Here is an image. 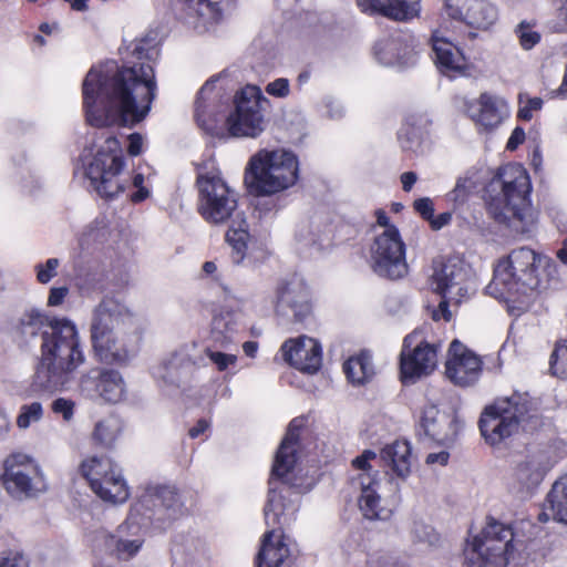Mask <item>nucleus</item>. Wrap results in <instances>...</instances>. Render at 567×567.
Instances as JSON below:
<instances>
[{
  "label": "nucleus",
  "mask_w": 567,
  "mask_h": 567,
  "mask_svg": "<svg viewBox=\"0 0 567 567\" xmlns=\"http://www.w3.org/2000/svg\"><path fill=\"white\" fill-rule=\"evenodd\" d=\"M128 50L136 61H127L122 68L115 61L94 65L83 81V109L92 126H133L151 110L157 92L151 62L158 56V49L141 39L133 41Z\"/></svg>",
  "instance_id": "f257e3e1"
},
{
  "label": "nucleus",
  "mask_w": 567,
  "mask_h": 567,
  "mask_svg": "<svg viewBox=\"0 0 567 567\" xmlns=\"http://www.w3.org/2000/svg\"><path fill=\"white\" fill-rule=\"evenodd\" d=\"M302 426L303 422L299 419H293L289 423L275 455L268 498L264 509L266 525L271 529L261 537L256 556L257 567H292L293 565L288 538L281 528L295 519L299 508V493L293 488L299 487L295 481V467Z\"/></svg>",
  "instance_id": "f03ea898"
},
{
  "label": "nucleus",
  "mask_w": 567,
  "mask_h": 567,
  "mask_svg": "<svg viewBox=\"0 0 567 567\" xmlns=\"http://www.w3.org/2000/svg\"><path fill=\"white\" fill-rule=\"evenodd\" d=\"M19 329L24 336L42 333L41 358L33 375L32 392L68 390L86 361L75 322L30 308L19 318Z\"/></svg>",
  "instance_id": "7ed1b4c3"
},
{
  "label": "nucleus",
  "mask_w": 567,
  "mask_h": 567,
  "mask_svg": "<svg viewBox=\"0 0 567 567\" xmlns=\"http://www.w3.org/2000/svg\"><path fill=\"white\" fill-rule=\"evenodd\" d=\"M197 209L209 224L220 225L231 220L226 241L231 248V260L239 266L254 267L267 258V250L248 230L244 213L237 212L236 193L227 185L216 168L200 171L197 175Z\"/></svg>",
  "instance_id": "20e7f679"
},
{
  "label": "nucleus",
  "mask_w": 567,
  "mask_h": 567,
  "mask_svg": "<svg viewBox=\"0 0 567 567\" xmlns=\"http://www.w3.org/2000/svg\"><path fill=\"white\" fill-rule=\"evenodd\" d=\"M81 159L90 186L101 197L114 199L125 194L133 204H140L151 196L142 173L125 172V158L116 136L105 132L97 134Z\"/></svg>",
  "instance_id": "39448f33"
},
{
  "label": "nucleus",
  "mask_w": 567,
  "mask_h": 567,
  "mask_svg": "<svg viewBox=\"0 0 567 567\" xmlns=\"http://www.w3.org/2000/svg\"><path fill=\"white\" fill-rule=\"evenodd\" d=\"M137 318L118 301L105 298L92 310L90 342L94 358L109 365H126L137 353Z\"/></svg>",
  "instance_id": "423d86ee"
},
{
  "label": "nucleus",
  "mask_w": 567,
  "mask_h": 567,
  "mask_svg": "<svg viewBox=\"0 0 567 567\" xmlns=\"http://www.w3.org/2000/svg\"><path fill=\"white\" fill-rule=\"evenodd\" d=\"M551 260L528 247L513 249L494 265L489 295L504 300L512 316H520L533 305L542 285L539 269Z\"/></svg>",
  "instance_id": "0eeeda50"
},
{
  "label": "nucleus",
  "mask_w": 567,
  "mask_h": 567,
  "mask_svg": "<svg viewBox=\"0 0 567 567\" xmlns=\"http://www.w3.org/2000/svg\"><path fill=\"white\" fill-rule=\"evenodd\" d=\"M181 509L179 497L174 487L148 486L134 505L128 519L120 525L115 533L97 530L93 537L94 550L127 560L134 557L143 546L141 525L136 522L134 513H141L146 518L158 520L173 519Z\"/></svg>",
  "instance_id": "6e6552de"
},
{
  "label": "nucleus",
  "mask_w": 567,
  "mask_h": 567,
  "mask_svg": "<svg viewBox=\"0 0 567 567\" xmlns=\"http://www.w3.org/2000/svg\"><path fill=\"white\" fill-rule=\"evenodd\" d=\"M530 181L523 165L511 163L503 166L489 184L487 200L489 215L513 231L530 236L537 228V212L530 204Z\"/></svg>",
  "instance_id": "1a4fd4ad"
},
{
  "label": "nucleus",
  "mask_w": 567,
  "mask_h": 567,
  "mask_svg": "<svg viewBox=\"0 0 567 567\" xmlns=\"http://www.w3.org/2000/svg\"><path fill=\"white\" fill-rule=\"evenodd\" d=\"M465 561L471 567H527L528 556L520 542L514 540L509 526L491 519L464 548Z\"/></svg>",
  "instance_id": "9d476101"
},
{
  "label": "nucleus",
  "mask_w": 567,
  "mask_h": 567,
  "mask_svg": "<svg viewBox=\"0 0 567 567\" xmlns=\"http://www.w3.org/2000/svg\"><path fill=\"white\" fill-rule=\"evenodd\" d=\"M299 178L297 155L286 148H261L247 162L244 181L249 193L271 196L292 187Z\"/></svg>",
  "instance_id": "9b49d317"
},
{
  "label": "nucleus",
  "mask_w": 567,
  "mask_h": 567,
  "mask_svg": "<svg viewBox=\"0 0 567 567\" xmlns=\"http://www.w3.org/2000/svg\"><path fill=\"white\" fill-rule=\"evenodd\" d=\"M534 402L527 393L515 392L499 398L483 410L478 426L485 442L499 446L506 440L537 423Z\"/></svg>",
  "instance_id": "f8f14e48"
},
{
  "label": "nucleus",
  "mask_w": 567,
  "mask_h": 567,
  "mask_svg": "<svg viewBox=\"0 0 567 567\" xmlns=\"http://www.w3.org/2000/svg\"><path fill=\"white\" fill-rule=\"evenodd\" d=\"M373 463H377V453L371 450H364L354 457L352 468L355 474L351 476V484L360 493L358 506L362 516L369 520H388L393 509L380 494L381 478Z\"/></svg>",
  "instance_id": "ddd939ff"
},
{
  "label": "nucleus",
  "mask_w": 567,
  "mask_h": 567,
  "mask_svg": "<svg viewBox=\"0 0 567 567\" xmlns=\"http://www.w3.org/2000/svg\"><path fill=\"white\" fill-rule=\"evenodd\" d=\"M262 102H267L257 85L248 84L237 91L224 116L225 128L231 137L257 138L266 130Z\"/></svg>",
  "instance_id": "4468645a"
},
{
  "label": "nucleus",
  "mask_w": 567,
  "mask_h": 567,
  "mask_svg": "<svg viewBox=\"0 0 567 567\" xmlns=\"http://www.w3.org/2000/svg\"><path fill=\"white\" fill-rule=\"evenodd\" d=\"M3 466V484L13 497H37L48 489L47 477L33 456L21 452L12 453L6 458Z\"/></svg>",
  "instance_id": "2eb2a0df"
},
{
  "label": "nucleus",
  "mask_w": 567,
  "mask_h": 567,
  "mask_svg": "<svg viewBox=\"0 0 567 567\" xmlns=\"http://www.w3.org/2000/svg\"><path fill=\"white\" fill-rule=\"evenodd\" d=\"M81 472L91 489L102 501L122 504L127 501L130 489L122 470L109 456H91L81 464Z\"/></svg>",
  "instance_id": "dca6fc26"
},
{
  "label": "nucleus",
  "mask_w": 567,
  "mask_h": 567,
  "mask_svg": "<svg viewBox=\"0 0 567 567\" xmlns=\"http://www.w3.org/2000/svg\"><path fill=\"white\" fill-rule=\"evenodd\" d=\"M406 246L396 227L381 230L370 248V262L373 271L384 278L399 279L409 271L405 258Z\"/></svg>",
  "instance_id": "f3484780"
},
{
  "label": "nucleus",
  "mask_w": 567,
  "mask_h": 567,
  "mask_svg": "<svg viewBox=\"0 0 567 567\" xmlns=\"http://www.w3.org/2000/svg\"><path fill=\"white\" fill-rule=\"evenodd\" d=\"M439 344L425 339L424 329H416L403 340L400 370L403 382H415L437 368Z\"/></svg>",
  "instance_id": "a211bd4d"
},
{
  "label": "nucleus",
  "mask_w": 567,
  "mask_h": 567,
  "mask_svg": "<svg viewBox=\"0 0 567 567\" xmlns=\"http://www.w3.org/2000/svg\"><path fill=\"white\" fill-rule=\"evenodd\" d=\"M219 287L223 291L224 306L213 318L210 336L220 348H227L243 327L249 311L247 301L238 298L231 288L224 284Z\"/></svg>",
  "instance_id": "6ab92c4d"
},
{
  "label": "nucleus",
  "mask_w": 567,
  "mask_h": 567,
  "mask_svg": "<svg viewBox=\"0 0 567 567\" xmlns=\"http://www.w3.org/2000/svg\"><path fill=\"white\" fill-rule=\"evenodd\" d=\"M80 393L91 400L107 403L121 402L126 395V384L122 374L113 369L92 368L79 379Z\"/></svg>",
  "instance_id": "aec40b11"
},
{
  "label": "nucleus",
  "mask_w": 567,
  "mask_h": 567,
  "mask_svg": "<svg viewBox=\"0 0 567 567\" xmlns=\"http://www.w3.org/2000/svg\"><path fill=\"white\" fill-rule=\"evenodd\" d=\"M464 111L480 133L495 131L511 115L506 99L488 92L480 94L476 100L465 101Z\"/></svg>",
  "instance_id": "412c9836"
},
{
  "label": "nucleus",
  "mask_w": 567,
  "mask_h": 567,
  "mask_svg": "<svg viewBox=\"0 0 567 567\" xmlns=\"http://www.w3.org/2000/svg\"><path fill=\"white\" fill-rule=\"evenodd\" d=\"M444 14L480 31L493 28L499 17L497 6L491 0H445Z\"/></svg>",
  "instance_id": "4be33fe9"
},
{
  "label": "nucleus",
  "mask_w": 567,
  "mask_h": 567,
  "mask_svg": "<svg viewBox=\"0 0 567 567\" xmlns=\"http://www.w3.org/2000/svg\"><path fill=\"white\" fill-rule=\"evenodd\" d=\"M420 427L431 441L450 446L454 443L462 422L452 409L430 402L422 410Z\"/></svg>",
  "instance_id": "5701e85b"
},
{
  "label": "nucleus",
  "mask_w": 567,
  "mask_h": 567,
  "mask_svg": "<svg viewBox=\"0 0 567 567\" xmlns=\"http://www.w3.org/2000/svg\"><path fill=\"white\" fill-rule=\"evenodd\" d=\"M483 370L481 358L467 349L458 340H453L447 351L445 362L446 378L457 386H471L475 384Z\"/></svg>",
  "instance_id": "b1692460"
},
{
  "label": "nucleus",
  "mask_w": 567,
  "mask_h": 567,
  "mask_svg": "<svg viewBox=\"0 0 567 567\" xmlns=\"http://www.w3.org/2000/svg\"><path fill=\"white\" fill-rule=\"evenodd\" d=\"M311 310L310 289L301 278L293 277L278 285L275 296V311L278 316L291 315L296 321H302Z\"/></svg>",
  "instance_id": "393cba45"
},
{
  "label": "nucleus",
  "mask_w": 567,
  "mask_h": 567,
  "mask_svg": "<svg viewBox=\"0 0 567 567\" xmlns=\"http://www.w3.org/2000/svg\"><path fill=\"white\" fill-rule=\"evenodd\" d=\"M229 0H178L176 18L197 33L209 31L221 18Z\"/></svg>",
  "instance_id": "a878e982"
},
{
  "label": "nucleus",
  "mask_w": 567,
  "mask_h": 567,
  "mask_svg": "<svg viewBox=\"0 0 567 567\" xmlns=\"http://www.w3.org/2000/svg\"><path fill=\"white\" fill-rule=\"evenodd\" d=\"M467 277V268L460 261L435 262L431 286L442 298L460 302L468 292Z\"/></svg>",
  "instance_id": "bb28decb"
},
{
  "label": "nucleus",
  "mask_w": 567,
  "mask_h": 567,
  "mask_svg": "<svg viewBox=\"0 0 567 567\" xmlns=\"http://www.w3.org/2000/svg\"><path fill=\"white\" fill-rule=\"evenodd\" d=\"M281 353L286 362L296 369L313 374L322 364V348L318 340L300 336L284 342Z\"/></svg>",
  "instance_id": "cd10ccee"
},
{
  "label": "nucleus",
  "mask_w": 567,
  "mask_h": 567,
  "mask_svg": "<svg viewBox=\"0 0 567 567\" xmlns=\"http://www.w3.org/2000/svg\"><path fill=\"white\" fill-rule=\"evenodd\" d=\"M374 56L385 66L403 68L414 63L415 40L409 33H396L379 40L373 49Z\"/></svg>",
  "instance_id": "c85d7f7f"
},
{
  "label": "nucleus",
  "mask_w": 567,
  "mask_h": 567,
  "mask_svg": "<svg viewBox=\"0 0 567 567\" xmlns=\"http://www.w3.org/2000/svg\"><path fill=\"white\" fill-rule=\"evenodd\" d=\"M215 80L207 81L198 92L195 102V118L205 131L212 132L221 120V111L228 103V99L220 89L215 85Z\"/></svg>",
  "instance_id": "c756f323"
},
{
  "label": "nucleus",
  "mask_w": 567,
  "mask_h": 567,
  "mask_svg": "<svg viewBox=\"0 0 567 567\" xmlns=\"http://www.w3.org/2000/svg\"><path fill=\"white\" fill-rule=\"evenodd\" d=\"M433 61L441 73L449 76L464 75L467 61L463 51L452 39L431 37Z\"/></svg>",
  "instance_id": "7c9ffc66"
},
{
  "label": "nucleus",
  "mask_w": 567,
  "mask_h": 567,
  "mask_svg": "<svg viewBox=\"0 0 567 567\" xmlns=\"http://www.w3.org/2000/svg\"><path fill=\"white\" fill-rule=\"evenodd\" d=\"M357 3L364 13L400 22L416 18L421 11V0H357Z\"/></svg>",
  "instance_id": "2f4dec72"
},
{
  "label": "nucleus",
  "mask_w": 567,
  "mask_h": 567,
  "mask_svg": "<svg viewBox=\"0 0 567 567\" xmlns=\"http://www.w3.org/2000/svg\"><path fill=\"white\" fill-rule=\"evenodd\" d=\"M555 462L548 450L529 452L525 460L517 465L515 477L524 488L530 489L543 481Z\"/></svg>",
  "instance_id": "473e14b6"
},
{
  "label": "nucleus",
  "mask_w": 567,
  "mask_h": 567,
  "mask_svg": "<svg viewBox=\"0 0 567 567\" xmlns=\"http://www.w3.org/2000/svg\"><path fill=\"white\" fill-rule=\"evenodd\" d=\"M382 463L385 467L401 480H406L411 474L413 463L411 445L406 441H394L385 445L380 456L377 455V463H373L374 468Z\"/></svg>",
  "instance_id": "72a5a7b5"
},
{
  "label": "nucleus",
  "mask_w": 567,
  "mask_h": 567,
  "mask_svg": "<svg viewBox=\"0 0 567 567\" xmlns=\"http://www.w3.org/2000/svg\"><path fill=\"white\" fill-rule=\"evenodd\" d=\"M187 355L175 351L157 365L152 368V374L166 385L178 386L182 379V369L187 363Z\"/></svg>",
  "instance_id": "f704fd0d"
},
{
  "label": "nucleus",
  "mask_w": 567,
  "mask_h": 567,
  "mask_svg": "<svg viewBox=\"0 0 567 567\" xmlns=\"http://www.w3.org/2000/svg\"><path fill=\"white\" fill-rule=\"evenodd\" d=\"M343 370L353 384H363L374 375V365L369 352H361L347 360Z\"/></svg>",
  "instance_id": "c9c22d12"
},
{
  "label": "nucleus",
  "mask_w": 567,
  "mask_h": 567,
  "mask_svg": "<svg viewBox=\"0 0 567 567\" xmlns=\"http://www.w3.org/2000/svg\"><path fill=\"white\" fill-rule=\"evenodd\" d=\"M296 239L299 248L309 255L322 252L331 245L330 236L320 233L311 225L301 226L297 231Z\"/></svg>",
  "instance_id": "e433bc0d"
},
{
  "label": "nucleus",
  "mask_w": 567,
  "mask_h": 567,
  "mask_svg": "<svg viewBox=\"0 0 567 567\" xmlns=\"http://www.w3.org/2000/svg\"><path fill=\"white\" fill-rule=\"evenodd\" d=\"M122 432V421L115 415H107L95 423L92 440L105 449L114 446Z\"/></svg>",
  "instance_id": "4c0bfd02"
},
{
  "label": "nucleus",
  "mask_w": 567,
  "mask_h": 567,
  "mask_svg": "<svg viewBox=\"0 0 567 567\" xmlns=\"http://www.w3.org/2000/svg\"><path fill=\"white\" fill-rule=\"evenodd\" d=\"M545 509L550 511L554 519L567 524V476L553 484Z\"/></svg>",
  "instance_id": "58836bf2"
},
{
  "label": "nucleus",
  "mask_w": 567,
  "mask_h": 567,
  "mask_svg": "<svg viewBox=\"0 0 567 567\" xmlns=\"http://www.w3.org/2000/svg\"><path fill=\"white\" fill-rule=\"evenodd\" d=\"M513 32L524 51L533 50L542 40V33L535 21L522 20L515 25Z\"/></svg>",
  "instance_id": "ea45409f"
},
{
  "label": "nucleus",
  "mask_w": 567,
  "mask_h": 567,
  "mask_svg": "<svg viewBox=\"0 0 567 567\" xmlns=\"http://www.w3.org/2000/svg\"><path fill=\"white\" fill-rule=\"evenodd\" d=\"M44 416V408L41 402L33 401L22 404L16 417L17 427L25 431L31 426L40 423Z\"/></svg>",
  "instance_id": "a19ab883"
},
{
  "label": "nucleus",
  "mask_w": 567,
  "mask_h": 567,
  "mask_svg": "<svg viewBox=\"0 0 567 567\" xmlns=\"http://www.w3.org/2000/svg\"><path fill=\"white\" fill-rule=\"evenodd\" d=\"M221 349L219 344L215 343L206 347L204 353L218 372H229L237 365L238 355L224 352Z\"/></svg>",
  "instance_id": "79ce46f5"
},
{
  "label": "nucleus",
  "mask_w": 567,
  "mask_h": 567,
  "mask_svg": "<svg viewBox=\"0 0 567 567\" xmlns=\"http://www.w3.org/2000/svg\"><path fill=\"white\" fill-rule=\"evenodd\" d=\"M411 536L414 543L426 545L427 547H434L440 543V535L430 525L422 522H414Z\"/></svg>",
  "instance_id": "37998d69"
},
{
  "label": "nucleus",
  "mask_w": 567,
  "mask_h": 567,
  "mask_svg": "<svg viewBox=\"0 0 567 567\" xmlns=\"http://www.w3.org/2000/svg\"><path fill=\"white\" fill-rule=\"evenodd\" d=\"M543 104L544 102L540 97H530L526 93H520L518 95V118L523 121H530L535 114L540 112Z\"/></svg>",
  "instance_id": "c03bdc74"
},
{
  "label": "nucleus",
  "mask_w": 567,
  "mask_h": 567,
  "mask_svg": "<svg viewBox=\"0 0 567 567\" xmlns=\"http://www.w3.org/2000/svg\"><path fill=\"white\" fill-rule=\"evenodd\" d=\"M550 371L558 378L567 377V341L558 342L550 355Z\"/></svg>",
  "instance_id": "a18cd8bd"
},
{
  "label": "nucleus",
  "mask_w": 567,
  "mask_h": 567,
  "mask_svg": "<svg viewBox=\"0 0 567 567\" xmlns=\"http://www.w3.org/2000/svg\"><path fill=\"white\" fill-rule=\"evenodd\" d=\"M462 22L452 18L443 19L436 29L433 30L431 37L452 39L455 42L458 35L463 32Z\"/></svg>",
  "instance_id": "49530a36"
},
{
  "label": "nucleus",
  "mask_w": 567,
  "mask_h": 567,
  "mask_svg": "<svg viewBox=\"0 0 567 567\" xmlns=\"http://www.w3.org/2000/svg\"><path fill=\"white\" fill-rule=\"evenodd\" d=\"M60 266L59 258H49L44 262L34 266L37 280L42 284H49L56 275Z\"/></svg>",
  "instance_id": "de8ad7c7"
},
{
  "label": "nucleus",
  "mask_w": 567,
  "mask_h": 567,
  "mask_svg": "<svg viewBox=\"0 0 567 567\" xmlns=\"http://www.w3.org/2000/svg\"><path fill=\"white\" fill-rule=\"evenodd\" d=\"M53 413L62 416L63 421L71 422L74 417L75 402L66 398H58L51 404Z\"/></svg>",
  "instance_id": "09e8293b"
},
{
  "label": "nucleus",
  "mask_w": 567,
  "mask_h": 567,
  "mask_svg": "<svg viewBox=\"0 0 567 567\" xmlns=\"http://www.w3.org/2000/svg\"><path fill=\"white\" fill-rule=\"evenodd\" d=\"M0 567H29L28 558L19 550L0 551Z\"/></svg>",
  "instance_id": "8fccbe9b"
},
{
  "label": "nucleus",
  "mask_w": 567,
  "mask_h": 567,
  "mask_svg": "<svg viewBox=\"0 0 567 567\" xmlns=\"http://www.w3.org/2000/svg\"><path fill=\"white\" fill-rule=\"evenodd\" d=\"M266 92L275 97H287L290 93V84L288 79L279 78L268 83L266 86Z\"/></svg>",
  "instance_id": "3c124183"
},
{
  "label": "nucleus",
  "mask_w": 567,
  "mask_h": 567,
  "mask_svg": "<svg viewBox=\"0 0 567 567\" xmlns=\"http://www.w3.org/2000/svg\"><path fill=\"white\" fill-rule=\"evenodd\" d=\"M413 207L417 214L425 220H430L434 215V204L430 197H422L413 203Z\"/></svg>",
  "instance_id": "603ef678"
},
{
  "label": "nucleus",
  "mask_w": 567,
  "mask_h": 567,
  "mask_svg": "<svg viewBox=\"0 0 567 567\" xmlns=\"http://www.w3.org/2000/svg\"><path fill=\"white\" fill-rule=\"evenodd\" d=\"M326 114L332 120H339L343 117L346 110L342 103L333 97H327L324 100Z\"/></svg>",
  "instance_id": "864d4df0"
},
{
  "label": "nucleus",
  "mask_w": 567,
  "mask_h": 567,
  "mask_svg": "<svg viewBox=\"0 0 567 567\" xmlns=\"http://www.w3.org/2000/svg\"><path fill=\"white\" fill-rule=\"evenodd\" d=\"M69 295V288L63 287H52L49 291L48 296V306L49 307H59L61 306L66 296Z\"/></svg>",
  "instance_id": "5fc2aeb1"
},
{
  "label": "nucleus",
  "mask_w": 567,
  "mask_h": 567,
  "mask_svg": "<svg viewBox=\"0 0 567 567\" xmlns=\"http://www.w3.org/2000/svg\"><path fill=\"white\" fill-rule=\"evenodd\" d=\"M144 138L138 133L128 135L127 152L131 156H137L143 152Z\"/></svg>",
  "instance_id": "6e6d98bb"
},
{
  "label": "nucleus",
  "mask_w": 567,
  "mask_h": 567,
  "mask_svg": "<svg viewBox=\"0 0 567 567\" xmlns=\"http://www.w3.org/2000/svg\"><path fill=\"white\" fill-rule=\"evenodd\" d=\"M556 13L558 20L556 30L567 31V0H559L556 7Z\"/></svg>",
  "instance_id": "4d7b16f0"
},
{
  "label": "nucleus",
  "mask_w": 567,
  "mask_h": 567,
  "mask_svg": "<svg viewBox=\"0 0 567 567\" xmlns=\"http://www.w3.org/2000/svg\"><path fill=\"white\" fill-rule=\"evenodd\" d=\"M452 301L451 299L443 298L437 308L434 309L432 317L435 321L439 320H445L449 321L452 318V313L449 310V302Z\"/></svg>",
  "instance_id": "13d9d810"
},
{
  "label": "nucleus",
  "mask_w": 567,
  "mask_h": 567,
  "mask_svg": "<svg viewBox=\"0 0 567 567\" xmlns=\"http://www.w3.org/2000/svg\"><path fill=\"white\" fill-rule=\"evenodd\" d=\"M525 141V132L522 127H516L506 144V148L509 151L516 150Z\"/></svg>",
  "instance_id": "bf43d9fd"
},
{
  "label": "nucleus",
  "mask_w": 567,
  "mask_h": 567,
  "mask_svg": "<svg viewBox=\"0 0 567 567\" xmlns=\"http://www.w3.org/2000/svg\"><path fill=\"white\" fill-rule=\"evenodd\" d=\"M452 220V213L445 212L437 216H434L429 220L432 229L440 230L446 225H449Z\"/></svg>",
  "instance_id": "052dcab7"
},
{
  "label": "nucleus",
  "mask_w": 567,
  "mask_h": 567,
  "mask_svg": "<svg viewBox=\"0 0 567 567\" xmlns=\"http://www.w3.org/2000/svg\"><path fill=\"white\" fill-rule=\"evenodd\" d=\"M449 458H450V454L449 452L446 451H440L437 453H430L427 456H426V464L429 465H440V466H444L447 464L449 462Z\"/></svg>",
  "instance_id": "680f3d73"
},
{
  "label": "nucleus",
  "mask_w": 567,
  "mask_h": 567,
  "mask_svg": "<svg viewBox=\"0 0 567 567\" xmlns=\"http://www.w3.org/2000/svg\"><path fill=\"white\" fill-rule=\"evenodd\" d=\"M210 426V422L206 419H200L197 421V423L189 429L188 435L192 439L199 437L202 434H204Z\"/></svg>",
  "instance_id": "e2e57ef3"
},
{
  "label": "nucleus",
  "mask_w": 567,
  "mask_h": 567,
  "mask_svg": "<svg viewBox=\"0 0 567 567\" xmlns=\"http://www.w3.org/2000/svg\"><path fill=\"white\" fill-rule=\"evenodd\" d=\"M402 188L404 192H410L417 181V175L414 172H405L400 176Z\"/></svg>",
  "instance_id": "0e129e2a"
},
{
  "label": "nucleus",
  "mask_w": 567,
  "mask_h": 567,
  "mask_svg": "<svg viewBox=\"0 0 567 567\" xmlns=\"http://www.w3.org/2000/svg\"><path fill=\"white\" fill-rule=\"evenodd\" d=\"M467 189L464 183L458 182L454 189L449 194V197L453 202H463L466 197Z\"/></svg>",
  "instance_id": "69168bd1"
},
{
  "label": "nucleus",
  "mask_w": 567,
  "mask_h": 567,
  "mask_svg": "<svg viewBox=\"0 0 567 567\" xmlns=\"http://www.w3.org/2000/svg\"><path fill=\"white\" fill-rule=\"evenodd\" d=\"M218 268L215 261H205L202 267V271L207 277H213L216 281H220L221 277L218 274Z\"/></svg>",
  "instance_id": "338daca9"
},
{
  "label": "nucleus",
  "mask_w": 567,
  "mask_h": 567,
  "mask_svg": "<svg viewBox=\"0 0 567 567\" xmlns=\"http://www.w3.org/2000/svg\"><path fill=\"white\" fill-rule=\"evenodd\" d=\"M377 224L382 228V230H386L390 227H395L390 224V218L384 210H377L375 213Z\"/></svg>",
  "instance_id": "774afa93"
}]
</instances>
